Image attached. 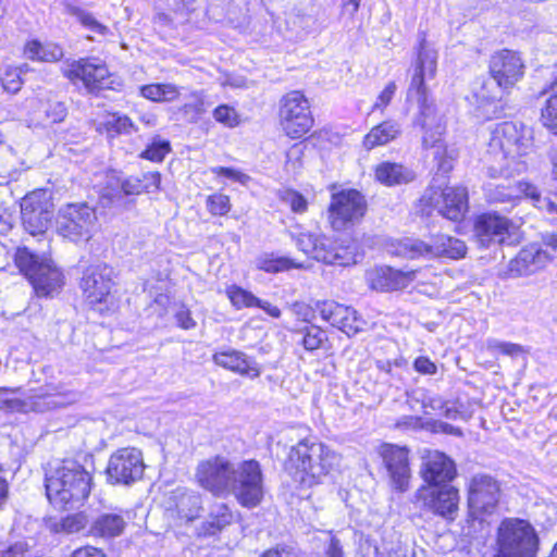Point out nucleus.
I'll return each instance as SVG.
<instances>
[{
    "label": "nucleus",
    "mask_w": 557,
    "mask_h": 557,
    "mask_svg": "<svg viewBox=\"0 0 557 557\" xmlns=\"http://www.w3.org/2000/svg\"><path fill=\"white\" fill-rule=\"evenodd\" d=\"M15 263L29 280L37 296H52L61 289L63 276L51 260L40 258L24 247L17 249Z\"/></svg>",
    "instance_id": "obj_7"
},
{
    "label": "nucleus",
    "mask_w": 557,
    "mask_h": 557,
    "mask_svg": "<svg viewBox=\"0 0 557 557\" xmlns=\"http://www.w3.org/2000/svg\"><path fill=\"white\" fill-rule=\"evenodd\" d=\"M383 549L381 557H413V550L400 542L392 543L389 546L384 544Z\"/></svg>",
    "instance_id": "obj_55"
},
{
    "label": "nucleus",
    "mask_w": 557,
    "mask_h": 557,
    "mask_svg": "<svg viewBox=\"0 0 557 557\" xmlns=\"http://www.w3.org/2000/svg\"><path fill=\"white\" fill-rule=\"evenodd\" d=\"M367 212L364 196L356 189L333 194L329 206V220L335 231H342L358 223Z\"/></svg>",
    "instance_id": "obj_13"
},
{
    "label": "nucleus",
    "mask_w": 557,
    "mask_h": 557,
    "mask_svg": "<svg viewBox=\"0 0 557 557\" xmlns=\"http://www.w3.org/2000/svg\"><path fill=\"white\" fill-rule=\"evenodd\" d=\"M171 145L166 139H162L160 136L153 137L152 141L147 148L141 151L140 158L150 160L152 162H161L165 156L170 152Z\"/></svg>",
    "instance_id": "obj_41"
},
{
    "label": "nucleus",
    "mask_w": 557,
    "mask_h": 557,
    "mask_svg": "<svg viewBox=\"0 0 557 557\" xmlns=\"http://www.w3.org/2000/svg\"><path fill=\"white\" fill-rule=\"evenodd\" d=\"M488 349L498 351L503 355L515 357L523 352V347L519 344L502 342L498 339L487 341Z\"/></svg>",
    "instance_id": "obj_53"
},
{
    "label": "nucleus",
    "mask_w": 557,
    "mask_h": 557,
    "mask_svg": "<svg viewBox=\"0 0 557 557\" xmlns=\"http://www.w3.org/2000/svg\"><path fill=\"white\" fill-rule=\"evenodd\" d=\"M539 536L532 524H500L498 557H536Z\"/></svg>",
    "instance_id": "obj_11"
},
{
    "label": "nucleus",
    "mask_w": 557,
    "mask_h": 557,
    "mask_svg": "<svg viewBox=\"0 0 557 557\" xmlns=\"http://www.w3.org/2000/svg\"><path fill=\"white\" fill-rule=\"evenodd\" d=\"M396 89V84L394 82H389L379 95L373 106V110L383 111L391 103L393 97L395 96Z\"/></svg>",
    "instance_id": "obj_56"
},
{
    "label": "nucleus",
    "mask_w": 557,
    "mask_h": 557,
    "mask_svg": "<svg viewBox=\"0 0 557 557\" xmlns=\"http://www.w3.org/2000/svg\"><path fill=\"white\" fill-rule=\"evenodd\" d=\"M263 473L255 459L233 462L230 495L246 507L257 506L263 498Z\"/></svg>",
    "instance_id": "obj_8"
},
{
    "label": "nucleus",
    "mask_w": 557,
    "mask_h": 557,
    "mask_svg": "<svg viewBox=\"0 0 557 557\" xmlns=\"http://www.w3.org/2000/svg\"><path fill=\"white\" fill-rule=\"evenodd\" d=\"M391 253L408 259H436L448 258L461 259L467 253V246L463 240L445 235L436 234L431 236L430 242L419 238L406 237L391 244Z\"/></svg>",
    "instance_id": "obj_4"
},
{
    "label": "nucleus",
    "mask_w": 557,
    "mask_h": 557,
    "mask_svg": "<svg viewBox=\"0 0 557 557\" xmlns=\"http://www.w3.org/2000/svg\"><path fill=\"white\" fill-rule=\"evenodd\" d=\"M207 208L213 215H225L231 210L230 198L223 194H213L207 199Z\"/></svg>",
    "instance_id": "obj_50"
},
{
    "label": "nucleus",
    "mask_w": 557,
    "mask_h": 557,
    "mask_svg": "<svg viewBox=\"0 0 557 557\" xmlns=\"http://www.w3.org/2000/svg\"><path fill=\"white\" fill-rule=\"evenodd\" d=\"M95 209L85 202L69 203L60 209L57 218L58 233L72 242L89 238L96 223Z\"/></svg>",
    "instance_id": "obj_17"
},
{
    "label": "nucleus",
    "mask_w": 557,
    "mask_h": 557,
    "mask_svg": "<svg viewBox=\"0 0 557 557\" xmlns=\"http://www.w3.org/2000/svg\"><path fill=\"white\" fill-rule=\"evenodd\" d=\"M541 116L543 125L557 135V94L546 100Z\"/></svg>",
    "instance_id": "obj_48"
},
{
    "label": "nucleus",
    "mask_w": 557,
    "mask_h": 557,
    "mask_svg": "<svg viewBox=\"0 0 557 557\" xmlns=\"http://www.w3.org/2000/svg\"><path fill=\"white\" fill-rule=\"evenodd\" d=\"M512 222L497 213H484L476 218L474 234L483 247L492 242L503 243L505 235L509 233Z\"/></svg>",
    "instance_id": "obj_28"
},
{
    "label": "nucleus",
    "mask_w": 557,
    "mask_h": 557,
    "mask_svg": "<svg viewBox=\"0 0 557 557\" xmlns=\"http://www.w3.org/2000/svg\"><path fill=\"white\" fill-rule=\"evenodd\" d=\"M63 5L65 12L74 16L84 28L101 36L109 34V28L100 23L91 12L79 7L75 0H64Z\"/></svg>",
    "instance_id": "obj_34"
},
{
    "label": "nucleus",
    "mask_w": 557,
    "mask_h": 557,
    "mask_svg": "<svg viewBox=\"0 0 557 557\" xmlns=\"http://www.w3.org/2000/svg\"><path fill=\"white\" fill-rule=\"evenodd\" d=\"M296 245L304 253L325 264L345 267L356 262L348 247L339 246L324 235L301 233Z\"/></svg>",
    "instance_id": "obj_12"
},
{
    "label": "nucleus",
    "mask_w": 557,
    "mask_h": 557,
    "mask_svg": "<svg viewBox=\"0 0 557 557\" xmlns=\"http://www.w3.org/2000/svg\"><path fill=\"white\" fill-rule=\"evenodd\" d=\"M433 178L420 198L422 214L430 215L437 211L450 221H460L468 211V190L462 186H447L445 182Z\"/></svg>",
    "instance_id": "obj_5"
},
{
    "label": "nucleus",
    "mask_w": 557,
    "mask_h": 557,
    "mask_svg": "<svg viewBox=\"0 0 557 557\" xmlns=\"http://www.w3.org/2000/svg\"><path fill=\"white\" fill-rule=\"evenodd\" d=\"M413 369L423 375H434L437 372V366L425 356H420L414 359Z\"/></svg>",
    "instance_id": "obj_57"
},
{
    "label": "nucleus",
    "mask_w": 557,
    "mask_h": 557,
    "mask_svg": "<svg viewBox=\"0 0 557 557\" xmlns=\"http://www.w3.org/2000/svg\"><path fill=\"white\" fill-rule=\"evenodd\" d=\"M374 175L377 182L387 187L409 184L417 177L416 172L397 162L384 161L375 166Z\"/></svg>",
    "instance_id": "obj_31"
},
{
    "label": "nucleus",
    "mask_w": 557,
    "mask_h": 557,
    "mask_svg": "<svg viewBox=\"0 0 557 557\" xmlns=\"http://www.w3.org/2000/svg\"><path fill=\"white\" fill-rule=\"evenodd\" d=\"M177 325L183 330H191L196 326V321L193 319L189 309L182 306L175 313Z\"/></svg>",
    "instance_id": "obj_59"
},
{
    "label": "nucleus",
    "mask_w": 557,
    "mask_h": 557,
    "mask_svg": "<svg viewBox=\"0 0 557 557\" xmlns=\"http://www.w3.org/2000/svg\"><path fill=\"white\" fill-rule=\"evenodd\" d=\"M145 468L143 453L138 448H120L109 458L107 480L115 485H132L143 478Z\"/></svg>",
    "instance_id": "obj_16"
},
{
    "label": "nucleus",
    "mask_w": 557,
    "mask_h": 557,
    "mask_svg": "<svg viewBox=\"0 0 557 557\" xmlns=\"http://www.w3.org/2000/svg\"><path fill=\"white\" fill-rule=\"evenodd\" d=\"M144 190L140 176H129L121 183L119 189L103 194L101 201L103 205H115L120 202L122 195H139Z\"/></svg>",
    "instance_id": "obj_37"
},
{
    "label": "nucleus",
    "mask_w": 557,
    "mask_h": 557,
    "mask_svg": "<svg viewBox=\"0 0 557 557\" xmlns=\"http://www.w3.org/2000/svg\"><path fill=\"white\" fill-rule=\"evenodd\" d=\"M262 557H297V554L290 547L277 546L276 548L267 550Z\"/></svg>",
    "instance_id": "obj_64"
},
{
    "label": "nucleus",
    "mask_w": 557,
    "mask_h": 557,
    "mask_svg": "<svg viewBox=\"0 0 557 557\" xmlns=\"http://www.w3.org/2000/svg\"><path fill=\"white\" fill-rule=\"evenodd\" d=\"M278 197L283 203L288 206L295 213H304L307 211V199L294 189H284L278 193Z\"/></svg>",
    "instance_id": "obj_47"
},
{
    "label": "nucleus",
    "mask_w": 557,
    "mask_h": 557,
    "mask_svg": "<svg viewBox=\"0 0 557 557\" xmlns=\"http://www.w3.org/2000/svg\"><path fill=\"white\" fill-rule=\"evenodd\" d=\"M356 536L358 537L357 555L359 557H381L383 555L374 541H372L368 535H364L363 533H356Z\"/></svg>",
    "instance_id": "obj_51"
},
{
    "label": "nucleus",
    "mask_w": 557,
    "mask_h": 557,
    "mask_svg": "<svg viewBox=\"0 0 557 557\" xmlns=\"http://www.w3.org/2000/svg\"><path fill=\"white\" fill-rule=\"evenodd\" d=\"M380 455L386 468L392 487L400 493L408 491L411 480L409 450L394 444H383Z\"/></svg>",
    "instance_id": "obj_20"
},
{
    "label": "nucleus",
    "mask_w": 557,
    "mask_h": 557,
    "mask_svg": "<svg viewBox=\"0 0 557 557\" xmlns=\"http://www.w3.org/2000/svg\"><path fill=\"white\" fill-rule=\"evenodd\" d=\"M106 127L108 133L115 135H131L138 132V127L135 123L124 114L114 113L107 121Z\"/></svg>",
    "instance_id": "obj_40"
},
{
    "label": "nucleus",
    "mask_w": 557,
    "mask_h": 557,
    "mask_svg": "<svg viewBox=\"0 0 557 557\" xmlns=\"http://www.w3.org/2000/svg\"><path fill=\"white\" fill-rule=\"evenodd\" d=\"M114 269L106 263L89 265L81 280V288L89 306L100 313L109 311L114 306L111 294L114 286Z\"/></svg>",
    "instance_id": "obj_9"
},
{
    "label": "nucleus",
    "mask_w": 557,
    "mask_h": 557,
    "mask_svg": "<svg viewBox=\"0 0 557 557\" xmlns=\"http://www.w3.org/2000/svg\"><path fill=\"white\" fill-rule=\"evenodd\" d=\"M63 57V50L57 45L44 46V51L40 54V60L44 62H55Z\"/></svg>",
    "instance_id": "obj_62"
},
{
    "label": "nucleus",
    "mask_w": 557,
    "mask_h": 557,
    "mask_svg": "<svg viewBox=\"0 0 557 557\" xmlns=\"http://www.w3.org/2000/svg\"><path fill=\"white\" fill-rule=\"evenodd\" d=\"M416 271H401L391 267H379L368 272L367 280L372 289L387 293L406 288L414 278Z\"/></svg>",
    "instance_id": "obj_26"
},
{
    "label": "nucleus",
    "mask_w": 557,
    "mask_h": 557,
    "mask_svg": "<svg viewBox=\"0 0 557 557\" xmlns=\"http://www.w3.org/2000/svg\"><path fill=\"white\" fill-rule=\"evenodd\" d=\"M226 294L232 305L236 309L252 308L258 304V297L251 292L246 290L237 285H232L226 289Z\"/></svg>",
    "instance_id": "obj_42"
},
{
    "label": "nucleus",
    "mask_w": 557,
    "mask_h": 557,
    "mask_svg": "<svg viewBox=\"0 0 557 557\" xmlns=\"http://www.w3.org/2000/svg\"><path fill=\"white\" fill-rule=\"evenodd\" d=\"M364 325V320L354 309V314L344 315L343 323L339 324L338 329L348 336H351L361 332Z\"/></svg>",
    "instance_id": "obj_52"
},
{
    "label": "nucleus",
    "mask_w": 557,
    "mask_h": 557,
    "mask_svg": "<svg viewBox=\"0 0 557 557\" xmlns=\"http://www.w3.org/2000/svg\"><path fill=\"white\" fill-rule=\"evenodd\" d=\"M140 181L143 187H145L144 193H154L159 190L161 183V174L159 172L143 173L140 176Z\"/></svg>",
    "instance_id": "obj_58"
},
{
    "label": "nucleus",
    "mask_w": 557,
    "mask_h": 557,
    "mask_svg": "<svg viewBox=\"0 0 557 557\" xmlns=\"http://www.w3.org/2000/svg\"><path fill=\"white\" fill-rule=\"evenodd\" d=\"M420 474L428 487L450 485L457 474L455 462L438 450L428 451L422 457Z\"/></svg>",
    "instance_id": "obj_23"
},
{
    "label": "nucleus",
    "mask_w": 557,
    "mask_h": 557,
    "mask_svg": "<svg viewBox=\"0 0 557 557\" xmlns=\"http://www.w3.org/2000/svg\"><path fill=\"white\" fill-rule=\"evenodd\" d=\"M233 461L224 456H214L200 461L196 468L197 483L215 496L230 495Z\"/></svg>",
    "instance_id": "obj_19"
},
{
    "label": "nucleus",
    "mask_w": 557,
    "mask_h": 557,
    "mask_svg": "<svg viewBox=\"0 0 557 557\" xmlns=\"http://www.w3.org/2000/svg\"><path fill=\"white\" fill-rule=\"evenodd\" d=\"M436 66L437 51L426 41L425 35H423L420 38L414 73L407 91V99L417 103L418 113L413 123L423 132V146L435 149L434 160L437 162L435 178H438V182H444L438 175L441 173L442 176H445L453 170L454 156L448 153L447 148L440 144L446 126L426 87V82L435 77Z\"/></svg>",
    "instance_id": "obj_1"
},
{
    "label": "nucleus",
    "mask_w": 557,
    "mask_h": 557,
    "mask_svg": "<svg viewBox=\"0 0 557 557\" xmlns=\"http://www.w3.org/2000/svg\"><path fill=\"white\" fill-rule=\"evenodd\" d=\"M91 488V475L75 460H64L46 474V494L50 504L69 510L86 499Z\"/></svg>",
    "instance_id": "obj_3"
},
{
    "label": "nucleus",
    "mask_w": 557,
    "mask_h": 557,
    "mask_svg": "<svg viewBox=\"0 0 557 557\" xmlns=\"http://www.w3.org/2000/svg\"><path fill=\"white\" fill-rule=\"evenodd\" d=\"M123 524H95L91 532L102 537H114L122 533Z\"/></svg>",
    "instance_id": "obj_60"
},
{
    "label": "nucleus",
    "mask_w": 557,
    "mask_h": 557,
    "mask_svg": "<svg viewBox=\"0 0 557 557\" xmlns=\"http://www.w3.org/2000/svg\"><path fill=\"white\" fill-rule=\"evenodd\" d=\"M213 117L216 122L227 127H234L239 123V117L236 110L227 104H221L216 107L213 110Z\"/></svg>",
    "instance_id": "obj_49"
},
{
    "label": "nucleus",
    "mask_w": 557,
    "mask_h": 557,
    "mask_svg": "<svg viewBox=\"0 0 557 557\" xmlns=\"http://www.w3.org/2000/svg\"><path fill=\"white\" fill-rule=\"evenodd\" d=\"M417 498L437 516L454 521L458 512L459 494L451 485L438 487L422 486L417 491Z\"/></svg>",
    "instance_id": "obj_22"
},
{
    "label": "nucleus",
    "mask_w": 557,
    "mask_h": 557,
    "mask_svg": "<svg viewBox=\"0 0 557 557\" xmlns=\"http://www.w3.org/2000/svg\"><path fill=\"white\" fill-rule=\"evenodd\" d=\"M401 134V126L397 121L387 120L373 126L363 137L362 146L367 150L384 146L397 139Z\"/></svg>",
    "instance_id": "obj_32"
},
{
    "label": "nucleus",
    "mask_w": 557,
    "mask_h": 557,
    "mask_svg": "<svg viewBox=\"0 0 557 557\" xmlns=\"http://www.w3.org/2000/svg\"><path fill=\"white\" fill-rule=\"evenodd\" d=\"M315 309L322 320L337 329L339 324L343 323L345 314H354V308L333 300H318L315 301Z\"/></svg>",
    "instance_id": "obj_36"
},
{
    "label": "nucleus",
    "mask_w": 557,
    "mask_h": 557,
    "mask_svg": "<svg viewBox=\"0 0 557 557\" xmlns=\"http://www.w3.org/2000/svg\"><path fill=\"white\" fill-rule=\"evenodd\" d=\"M24 228L30 235L44 234L53 216V205L47 190L38 189L26 195L21 202Z\"/></svg>",
    "instance_id": "obj_18"
},
{
    "label": "nucleus",
    "mask_w": 557,
    "mask_h": 557,
    "mask_svg": "<svg viewBox=\"0 0 557 557\" xmlns=\"http://www.w3.org/2000/svg\"><path fill=\"white\" fill-rule=\"evenodd\" d=\"M341 456L315 438H304L292 446L285 461V471L301 488L321 484L339 466Z\"/></svg>",
    "instance_id": "obj_2"
},
{
    "label": "nucleus",
    "mask_w": 557,
    "mask_h": 557,
    "mask_svg": "<svg viewBox=\"0 0 557 557\" xmlns=\"http://www.w3.org/2000/svg\"><path fill=\"white\" fill-rule=\"evenodd\" d=\"M552 259L547 251L531 245L520 250L509 262L508 270L512 276H528L544 269Z\"/></svg>",
    "instance_id": "obj_29"
},
{
    "label": "nucleus",
    "mask_w": 557,
    "mask_h": 557,
    "mask_svg": "<svg viewBox=\"0 0 557 557\" xmlns=\"http://www.w3.org/2000/svg\"><path fill=\"white\" fill-rule=\"evenodd\" d=\"M64 75L74 83L82 81L90 91L103 89L108 86L109 71L103 63L95 60L81 59L75 61L64 71Z\"/></svg>",
    "instance_id": "obj_25"
},
{
    "label": "nucleus",
    "mask_w": 557,
    "mask_h": 557,
    "mask_svg": "<svg viewBox=\"0 0 557 557\" xmlns=\"http://www.w3.org/2000/svg\"><path fill=\"white\" fill-rule=\"evenodd\" d=\"M21 388L0 387V410H9L16 412H28L30 410L44 412L52 408H57L61 403L55 395L48 392H39L26 399L4 397V394L20 393Z\"/></svg>",
    "instance_id": "obj_24"
},
{
    "label": "nucleus",
    "mask_w": 557,
    "mask_h": 557,
    "mask_svg": "<svg viewBox=\"0 0 557 557\" xmlns=\"http://www.w3.org/2000/svg\"><path fill=\"white\" fill-rule=\"evenodd\" d=\"M302 332V346L308 351L319 349L327 338L324 331L315 325L307 326Z\"/></svg>",
    "instance_id": "obj_46"
},
{
    "label": "nucleus",
    "mask_w": 557,
    "mask_h": 557,
    "mask_svg": "<svg viewBox=\"0 0 557 557\" xmlns=\"http://www.w3.org/2000/svg\"><path fill=\"white\" fill-rule=\"evenodd\" d=\"M256 268L258 270L268 273H278L287 271L289 269H301L302 263H297L293 259L283 256H276L273 252H263L259 255L255 260Z\"/></svg>",
    "instance_id": "obj_35"
},
{
    "label": "nucleus",
    "mask_w": 557,
    "mask_h": 557,
    "mask_svg": "<svg viewBox=\"0 0 557 557\" xmlns=\"http://www.w3.org/2000/svg\"><path fill=\"white\" fill-rule=\"evenodd\" d=\"M509 162L506 165L488 168V175L492 178H502L504 182H488L484 185V195L491 203H509L516 206L521 198L531 200V188L533 184L524 181H510L508 178Z\"/></svg>",
    "instance_id": "obj_14"
},
{
    "label": "nucleus",
    "mask_w": 557,
    "mask_h": 557,
    "mask_svg": "<svg viewBox=\"0 0 557 557\" xmlns=\"http://www.w3.org/2000/svg\"><path fill=\"white\" fill-rule=\"evenodd\" d=\"M207 111L205 99L201 94L193 92L190 101L185 103L182 112L190 122H197Z\"/></svg>",
    "instance_id": "obj_45"
},
{
    "label": "nucleus",
    "mask_w": 557,
    "mask_h": 557,
    "mask_svg": "<svg viewBox=\"0 0 557 557\" xmlns=\"http://www.w3.org/2000/svg\"><path fill=\"white\" fill-rule=\"evenodd\" d=\"M27 65L20 67H8L1 77V84L5 91L16 94L23 85L21 75L25 73Z\"/></svg>",
    "instance_id": "obj_43"
},
{
    "label": "nucleus",
    "mask_w": 557,
    "mask_h": 557,
    "mask_svg": "<svg viewBox=\"0 0 557 557\" xmlns=\"http://www.w3.org/2000/svg\"><path fill=\"white\" fill-rule=\"evenodd\" d=\"M280 117L285 134L290 138H300L313 125L308 99L296 90L281 100Z\"/></svg>",
    "instance_id": "obj_15"
},
{
    "label": "nucleus",
    "mask_w": 557,
    "mask_h": 557,
    "mask_svg": "<svg viewBox=\"0 0 557 557\" xmlns=\"http://www.w3.org/2000/svg\"><path fill=\"white\" fill-rule=\"evenodd\" d=\"M140 95L151 101L170 102L180 96V91L173 84H149L140 87Z\"/></svg>",
    "instance_id": "obj_38"
},
{
    "label": "nucleus",
    "mask_w": 557,
    "mask_h": 557,
    "mask_svg": "<svg viewBox=\"0 0 557 557\" xmlns=\"http://www.w3.org/2000/svg\"><path fill=\"white\" fill-rule=\"evenodd\" d=\"M212 172L240 183H245L249 178L246 174L232 168L216 166L212 169Z\"/></svg>",
    "instance_id": "obj_61"
},
{
    "label": "nucleus",
    "mask_w": 557,
    "mask_h": 557,
    "mask_svg": "<svg viewBox=\"0 0 557 557\" xmlns=\"http://www.w3.org/2000/svg\"><path fill=\"white\" fill-rule=\"evenodd\" d=\"M533 148V129L521 122H502L491 132L488 153L496 160H516Z\"/></svg>",
    "instance_id": "obj_6"
},
{
    "label": "nucleus",
    "mask_w": 557,
    "mask_h": 557,
    "mask_svg": "<svg viewBox=\"0 0 557 557\" xmlns=\"http://www.w3.org/2000/svg\"><path fill=\"white\" fill-rule=\"evenodd\" d=\"M505 92L506 90L498 87L494 81H485L473 90L470 102L487 119L498 117L505 108L503 103Z\"/></svg>",
    "instance_id": "obj_27"
},
{
    "label": "nucleus",
    "mask_w": 557,
    "mask_h": 557,
    "mask_svg": "<svg viewBox=\"0 0 557 557\" xmlns=\"http://www.w3.org/2000/svg\"><path fill=\"white\" fill-rule=\"evenodd\" d=\"M292 311L301 321L311 322L318 310L315 309V304L310 306L306 302L296 301L292 305Z\"/></svg>",
    "instance_id": "obj_54"
},
{
    "label": "nucleus",
    "mask_w": 557,
    "mask_h": 557,
    "mask_svg": "<svg viewBox=\"0 0 557 557\" xmlns=\"http://www.w3.org/2000/svg\"><path fill=\"white\" fill-rule=\"evenodd\" d=\"M148 508L143 504H137L131 508L119 506L108 507L95 522H128L132 520H146L148 518Z\"/></svg>",
    "instance_id": "obj_33"
},
{
    "label": "nucleus",
    "mask_w": 557,
    "mask_h": 557,
    "mask_svg": "<svg viewBox=\"0 0 557 557\" xmlns=\"http://www.w3.org/2000/svg\"><path fill=\"white\" fill-rule=\"evenodd\" d=\"M28 546L25 543H15L0 553V557H27Z\"/></svg>",
    "instance_id": "obj_63"
},
{
    "label": "nucleus",
    "mask_w": 557,
    "mask_h": 557,
    "mask_svg": "<svg viewBox=\"0 0 557 557\" xmlns=\"http://www.w3.org/2000/svg\"><path fill=\"white\" fill-rule=\"evenodd\" d=\"M40 104L41 110L45 114V117L42 119V122L45 123H60L67 115V108L65 103L62 101L55 99H48L46 101H40Z\"/></svg>",
    "instance_id": "obj_39"
},
{
    "label": "nucleus",
    "mask_w": 557,
    "mask_h": 557,
    "mask_svg": "<svg viewBox=\"0 0 557 557\" xmlns=\"http://www.w3.org/2000/svg\"><path fill=\"white\" fill-rule=\"evenodd\" d=\"M531 202L539 210L557 215V193L542 197L540 189L534 185L531 188Z\"/></svg>",
    "instance_id": "obj_44"
},
{
    "label": "nucleus",
    "mask_w": 557,
    "mask_h": 557,
    "mask_svg": "<svg viewBox=\"0 0 557 557\" xmlns=\"http://www.w3.org/2000/svg\"><path fill=\"white\" fill-rule=\"evenodd\" d=\"M212 360L224 369L251 379L258 377L261 373L258 362L252 357L233 348L216 351Z\"/></svg>",
    "instance_id": "obj_30"
},
{
    "label": "nucleus",
    "mask_w": 557,
    "mask_h": 557,
    "mask_svg": "<svg viewBox=\"0 0 557 557\" xmlns=\"http://www.w3.org/2000/svg\"><path fill=\"white\" fill-rule=\"evenodd\" d=\"M491 79L506 91L511 89L524 74V64L520 55L508 49H503L491 57Z\"/></svg>",
    "instance_id": "obj_21"
},
{
    "label": "nucleus",
    "mask_w": 557,
    "mask_h": 557,
    "mask_svg": "<svg viewBox=\"0 0 557 557\" xmlns=\"http://www.w3.org/2000/svg\"><path fill=\"white\" fill-rule=\"evenodd\" d=\"M500 496L499 483L487 474L474 475L468 488V509L472 522H485L496 510Z\"/></svg>",
    "instance_id": "obj_10"
}]
</instances>
